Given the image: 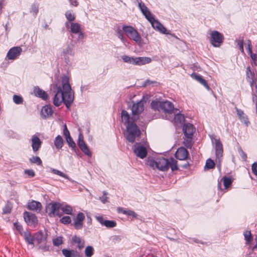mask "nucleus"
I'll return each mask as SVG.
<instances>
[{
	"label": "nucleus",
	"mask_w": 257,
	"mask_h": 257,
	"mask_svg": "<svg viewBox=\"0 0 257 257\" xmlns=\"http://www.w3.org/2000/svg\"><path fill=\"white\" fill-rule=\"evenodd\" d=\"M23 236L28 244L32 245L33 247L34 246V234L32 235L30 231H26L24 233Z\"/></svg>",
	"instance_id": "nucleus-27"
},
{
	"label": "nucleus",
	"mask_w": 257,
	"mask_h": 257,
	"mask_svg": "<svg viewBox=\"0 0 257 257\" xmlns=\"http://www.w3.org/2000/svg\"><path fill=\"white\" fill-rule=\"evenodd\" d=\"M121 59L123 62L135 65V58L127 55L121 56Z\"/></svg>",
	"instance_id": "nucleus-34"
},
{
	"label": "nucleus",
	"mask_w": 257,
	"mask_h": 257,
	"mask_svg": "<svg viewBox=\"0 0 257 257\" xmlns=\"http://www.w3.org/2000/svg\"><path fill=\"white\" fill-rule=\"evenodd\" d=\"M13 101L17 104H21L23 102V98L20 95H14L13 96Z\"/></svg>",
	"instance_id": "nucleus-47"
},
{
	"label": "nucleus",
	"mask_w": 257,
	"mask_h": 257,
	"mask_svg": "<svg viewBox=\"0 0 257 257\" xmlns=\"http://www.w3.org/2000/svg\"><path fill=\"white\" fill-rule=\"evenodd\" d=\"M42 204L40 202L32 200L28 202L27 208L30 210L35 211L39 212L42 209Z\"/></svg>",
	"instance_id": "nucleus-21"
},
{
	"label": "nucleus",
	"mask_w": 257,
	"mask_h": 257,
	"mask_svg": "<svg viewBox=\"0 0 257 257\" xmlns=\"http://www.w3.org/2000/svg\"><path fill=\"white\" fill-rule=\"evenodd\" d=\"M12 206L10 203H7L3 209V214H9L11 212Z\"/></svg>",
	"instance_id": "nucleus-50"
},
{
	"label": "nucleus",
	"mask_w": 257,
	"mask_h": 257,
	"mask_svg": "<svg viewBox=\"0 0 257 257\" xmlns=\"http://www.w3.org/2000/svg\"><path fill=\"white\" fill-rule=\"evenodd\" d=\"M72 49L70 46H68L67 48L64 49L62 52L61 56H63L65 59H67L68 55H72Z\"/></svg>",
	"instance_id": "nucleus-38"
},
{
	"label": "nucleus",
	"mask_w": 257,
	"mask_h": 257,
	"mask_svg": "<svg viewBox=\"0 0 257 257\" xmlns=\"http://www.w3.org/2000/svg\"><path fill=\"white\" fill-rule=\"evenodd\" d=\"M139 7L140 9L143 14L145 16V18L148 19L150 17H151L153 15L149 10L148 8L145 6V5L143 3H140L139 4Z\"/></svg>",
	"instance_id": "nucleus-28"
},
{
	"label": "nucleus",
	"mask_w": 257,
	"mask_h": 257,
	"mask_svg": "<svg viewBox=\"0 0 257 257\" xmlns=\"http://www.w3.org/2000/svg\"><path fill=\"white\" fill-rule=\"evenodd\" d=\"M174 120L176 122L181 123L185 121V117L183 115L178 113L175 115Z\"/></svg>",
	"instance_id": "nucleus-45"
},
{
	"label": "nucleus",
	"mask_w": 257,
	"mask_h": 257,
	"mask_svg": "<svg viewBox=\"0 0 257 257\" xmlns=\"http://www.w3.org/2000/svg\"><path fill=\"white\" fill-rule=\"evenodd\" d=\"M60 221L64 224H68L71 222V218L69 216H65L62 217Z\"/></svg>",
	"instance_id": "nucleus-52"
},
{
	"label": "nucleus",
	"mask_w": 257,
	"mask_h": 257,
	"mask_svg": "<svg viewBox=\"0 0 257 257\" xmlns=\"http://www.w3.org/2000/svg\"><path fill=\"white\" fill-rule=\"evenodd\" d=\"M122 30L130 40L135 41L139 45L142 44L141 36L135 28L131 26L123 25Z\"/></svg>",
	"instance_id": "nucleus-5"
},
{
	"label": "nucleus",
	"mask_w": 257,
	"mask_h": 257,
	"mask_svg": "<svg viewBox=\"0 0 257 257\" xmlns=\"http://www.w3.org/2000/svg\"><path fill=\"white\" fill-rule=\"evenodd\" d=\"M215 145L216 157L218 161L220 162L223 155V149L222 144L219 139H215Z\"/></svg>",
	"instance_id": "nucleus-16"
},
{
	"label": "nucleus",
	"mask_w": 257,
	"mask_h": 257,
	"mask_svg": "<svg viewBox=\"0 0 257 257\" xmlns=\"http://www.w3.org/2000/svg\"><path fill=\"white\" fill-rule=\"evenodd\" d=\"M237 45L239 47V49L240 51L241 52L244 53L243 39H242L241 40H237Z\"/></svg>",
	"instance_id": "nucleus-55"
},
{
	"label": "nucleus",
	"mask_w": 257,
	"mask_h": 257,
	"mask_svg": "<svg viewBox=\"0 0 257 257\" xmlns=\"http://www.w3.org/2000/svg\"><path fill=\"white\" fill-rule=\"evenodd\" d=\"M196 131L195 127L192 124L187 123L183 126V131L185 138L183 144L187 148H191L193 145V137Z\"/></svg>",
	"instance_id": "nucleus-4"
},
{
	"label": "nucleus",
	"mask_w": 257,
	"mask_h": 257,
	"mask_svg": "<svg viewBox=\"0 0 257 257\" xmlns=\"http://www.w3.org/2000/svg\"><path fill=\"white\" fill-rule=\"evenodd\" d=\"M61 82L62 87L57 84H53V89L56 91L53 98V104L56 106H59L63 102L69 109L74 100V93L72 91L69 83V78L67 75L62 76Z\"/></svg>",
	"instance_id": "nucleus-1"
},
{
	"label": "nucleus",
	"mask_w": 257,
	"mask_h": 257,
	"mask_svg": "<svg viewBox=\"0 0 257 257\" xmlns=\"http://www.w3.org/2000/svg\"><path fill=\"white\" fill-rule=\"evenodd\" d=\"M61 209L66 214H72L73 212L72 208L69 205H65L61 207Z\"/></svg>",
	"instance_id": "nucleus-44"
},
{
	"label": "nucleus",
	"mask_w": 257,
	"mask_h": 257,
	"mask_svg": "<svg viewBox=\"0 0 257 257\" xmlns=\"http://www.w3.org/2000/svg\"><path fill=\"white\" fill-rule=\"evenodd\" d=\"M243 235L246 241V244H249L252 240V236L250 230H246L244 232Z\"/></svg>",
	"instance_id": "nucleus-33"
},
{
	"label": "nucleus",
	"mask_w": 257,
	"mask_h": 257,
	"mask_svg": "<svg viewBox=\"0 0 257 257\" xmlns=\"http://www.w3.org/2000/svg\"><path fill=\"white\" fill-rule=\"evenodd\" d=\"M174 108V105L169 101H162L161 102V111L166 113H171L173 112Z\"/></svg>",
	"instance_id": "nucleus-19"
},
{
	"label": "nucleus",
	"mask_w": 257,
	"mask_h": 257,
	"mask_svg": "<svg viewBox=\"0 0 257 257\" xmlns=\"http://www.w3.org/2000/svg\"><path fill=\"white\" fill-rule=\"evenodd\" d=\"M156 167L162 171H167L170 168L172 171L179 169L177 161L172 157L167 159L164 157L156 159Z\"/></svg>",
	"instance_id": "nucleus-3"
},
{
	"label": "nucleus",
	"mask_w": 257,
	"mask_h": 257,
	"mask_svg": "<svg viewBox=\"0 0 257 257\" xmlns=\"http://www.w3.org/2000/svg\"><path fill=\"white\" fill-rule=\"evenodd\" d=\"M33 93L35 96L40 98L43 100H46L48 98V95L46 91L41 89L39 86H35L33 89Z\"/></svg>",
	"instance_id": "nucleus-20"
},
{
	"label": "nucleus",
	"mask_w": 257,
	"mask_h": 257,
	"mask_svg": "<svg viewBox=\"0 0 257 257\" xmlns=\"http://www.w3.org/2000/svg\"><path fill=\"white\" fill-rule=\"evenodd\" d=\"M53 111L51 105H46L41 110V115L43 118H46L52 115Z\"/></svg>",
	"instance_id": "nucleus-23"
},
{
	"label": "nucleus",
	"mask_w": 257,
	"mask_h": 257,
	"mask_svg": "<svg viewBox=\"0 0 257 257\" xmlns=\"http://www.w3.org/2000/svg\"><path fill=\"white\" fill-rule=\"evenodd\" d=\"M63 237L58 236L53 239V244L54 246H58L63 243Z\"/></svg>",
	"instance_id": "nucleus-46"
},
{
	"label": "nucleus",
	"mask_w": 257,
	"mask_h": 257,
	"mask_svg": "<svg viewBox=\"0 0 257 257\" xmlns=\"http://www.w3.org/2000/svg\"><path fill=\"white\" fill-rule=\"evenodd\" d=\"M161 102L160 101H152L151 103L152 108L154 110L161 111Z\"/></svg>",
	"instance_id": "nucleus-39"
},
{
	"label": "nucleus",
	"mask_w": 257,
	"mask_h": 257,
	"mask_svg": "<svg viewBox=\"0 0 257 257\" xmlns=\"http://www.w3.org/2000/svg\"><path fill=\"white\" fill-rule=\"evenodd\" d=\"M14 226L16 229V230L21 234V235H23L24 234V233H23V226L20 223H19L18 222H15L14 223Z\"/></svg>",
	"instance_id": "nucleus-51"
},
{
	"label": "nucleus",
	"mask_w": 257,
	"mask_h": 257,
	"mask_svg": "<svg viewBox=\"0 0 257 257\" xmlns=\"http://www.w3.org/2000/svg\"><path fill=\"white\" fill-rule=\"evenodd\" d=\"M233 181V179L232 178L224 176L221 179V181L218 182V190L220 191L227 190L232 185Z\"/></svg>",
	"instance_id": "nucleus-12"
},
{
	"label": "nucleus",
	"mask_w": 257,
	"mask_h": 257,
	"mask_svg": "<svg viewBox=\"0 0 257 257\" xmlns=\"http://www.w3.org/2000/svg\"><path fill=\"white\" fill-rule=\"evenodd\" d=\"M23 215L24 220L29 226L34 227L37 226L38 223V220L35 214L30 212L25 211Z\"/></svg>",
	"instance_id": "nucleus-10"
},
{
	"label": "nucleus",
	"mask_w": 257,
	"mask_h": 257,
	"mask_svg": "<svg viewBox=\"0 0 257 257\" xmlns=\"http://www.w3.org/2000/svg\"><path fill=\"white\" fill-rule=\"evenodd\" d=\"M147 20L151 24L152 26L155 30L164 34H169L167 30L164 27V26L161 23H160L158 20H156L154 17L153 15L152 16Z\"/></svg>",
	"instance_id": "nucleus-13"
},
{
	"label": "nucleus",
	"mask_w": 257,
	"mask_h": 257,
	"mask_svg": "<svg viewBox=\"0 0 257 257\" xmlns=\"http://www.w3.org/2000/svg\"><path fill=\"white\" fill-rule=\"evenodd\" d=\"M34 237L35 240L39 245L38 249L44 251H47L49 250V246L46 245L47 233H44L42 230H39L34 233Z\"/></svg>",
	"instance_id": "nucleus-6"
},
{
	"label": "nucleus",
	"mask_w": 257,
	"mask_h": 257,
	"mask_svg": "<svg viewBox=\"0 0 257 257\" xmlns=\"http://www.w3.org/2000/svg\"><path fill=\"white\" fill-rule=\"evenodd\" d=\"M238 152L242 160L245 162L247 160V155L246 153L243 151L241 147L239 146L237 148Z\"/></svg>",
	"instance_id": "nucleus-42"
},
{
	"label": "nucleus",
	"mask_w": 257,
	"mask_h": 257,
	"mask_svg": "<svg viewBox=\"0 0 257 257\" xmlns=\"http://www.w3.org/2000/svg\"><path fill=\"white\" fill-rule=\"evenodd\" d=\"M64 144V141L61 136H57L54 140V145L57 149L62 148Z\"/></svg>",
	"instance_id": "nucleus-30"
},
{
	"label": "nucleus",
	"mask_w": 257,
	"mask_h": 257,
	"mask_svg": "<svg viewBox=\"0 0 257 257\" xmlns=\"http://www.w3.org/2000/svg\"><path fill=\"white\" fill-rule=\"evenodd\" d=\"M209 35L210 44L214 47H219L224 40L223 35L216 30L211 31Z\"/></svg>",
	"instance_id": "nucleus-8"
},
{
	"label": "nucleus",
	"mask_w": 257,
	"mask_h": 257,
	"mask_svg": "<svg viewBox=\"0 0 257 257\" xmlns=\"http://www.w3.org/2000/svg\"><path fill=\"white\" fill-rule=\"evenodd\" d=\"M52 171H53V173L55 174L58 175H59L61 177H64V178L65 177L66 175L59 170H58L56 169H53Z\"/></svg>",
	"instance_id": "nucleus-60"
},
{
	"label": "nucleus",
	"mask_w": 257,
	"mask_h": 257,
	"mask_svg": "<svg viewBox=\"0 0 257 257\" xmlns=\"http://www.w3.org/2000/svg\"><path fill=\"white\" fill-rule=\"evenodd\" d=\"M66 140L67 143L68 144L69 146L71 147L73 150L76 151V144L73 140V139L71 138V137H68L67 138H66Z\"/></svg>",
	"instance_id": "nucleus-40"
},
{
	"label": "nucleus",
	"mask_w": 257,
	"mask_h": 257,
	"mask_svg": "<svg viewBox=\"0 0 257 257\" xmlns=\"http://www.w3.org/2000/svg\"><path fill=\"white\" fill-rule=\"evenodd\" d=\"M39 8L38 6L36 5L32 6L31 12L33 13V15H36L38 12Z\"/></svg>",
	"instance_id": "nucleus-56"
},
{
	"label": "nucleus",
	"mask_w": 257,
	"mask_h": 257,
	"mask_svg": "<svg viewBox=\"0 0 257 257\" xmlns=\"http://www.w3.org/2000/svg\"><path fill=\"white\" fill-rule=\"evenodd\" d=\"M77 144L80 149L85 155L89 157H91V152L90 151L87 145L86 144L85 142L84 141L83 135L81 133L79 134Z\"/></svg>",
	"instance_id": "nucleus-11"
},
{
	"label": "nucleus",
	"mask_w": 257,
	"mask_h": 257,
	"mask_svg": "<svg viewBox=\"0 0 257 257\" xmlns=\"http://www.w3.org/2000/svg\"><path fill=\"white\" fill-rule=\"evenodd\" d=\"M69 2L70 5L74 7H77L79 5L77 0H69Z\"/></svg>",
	"instance_id": "nucleus-63"
},
{
	"label": "nucleus",
	"mask_w": 257,
	"mask_h": 257,
	"mask_svg": "<svg viewBox=\"0 0 257 257\" xmlns=\"http://www.w3.org/2000/svg\"><path fill=\"white\" fill-rule=\"evenodd\" d=\"M118 212L122 213L123 214H125L128 216H132L133 219L137 218L138 215L133 210H126L122 207L118 208Z\"/></svg>",
	"instance_id": "nucleus-29"
},
{
	"label": "nucleus",
	"mask_w": 257,
	"mask_h": 257,
	"mask_svg": "<svg viewBox=\"0 0 257 257\" xmlns=\"http://www.w3.org/2000/svg\"><path fill=\"white\" fill-rule=\"evenodd\" d=\"M123 31L122 30V28L121 29L120 27H118L116 30V35L118 38L122 42H124L126 40L125 38L123 35Z\"/></svg>",
	"instance_id": "nucleus-36"
},
{
	"label": "nucleus",
	"mask_w": 257,
	"mask_h": 257,
	"mask_svg": "<svg viewBox=\"0 0 257 257\" xmlns=\"http://www.w3.org/2000/svg\"><path fill=\"white\" fill-rule=\"evenodd\" d=\"M85 215L82 212H79L74 220L73 225L76 229H82L83 226V221Z\"/></svg>",
	"instance_id": "nucleus-15"
},
{
	"label": "nucleus",
	"mask_w": 257,
	"mask_h": 257,
	"mask_svg": "<svg viewBox=\"0 0 257 257\" xmlns=\"http://www.w3.org/2000/svg\"><path fill=\"white\" fill-rule=\"evenodd\" d=\"M22 52L20 47H14L11 48L8 51L7 58L8 60H15L18 58Z\"/></svg>",
	"instance_id": "nucleus-14"
},
{
	"label": "nucleus",
	"mask_w": 257,
	"mask_h": 257,
	"mask_svg": "<svg viewBox=\"0 0 257 257\" xmlns=\"http://www.w3.org/2000/svg\"><path fill=\"white\" fill-rule=\"evenodd\" d=\"M29 161L31 164H36L38 166L42 165V161L40 158L38 156H33L29 159Z\"/></svg>",
	"instance_id": "nucleus-35"
},
{
	"label": "nucleus",
	"mask_w": 257,
	"mask_h": 257,
	"mask_svg": "<svg viewBox=\"0 0 257 257\" xmlns=\"http://www.w3.org/2000/svg\"><path fill=\"white\" fill-rule=\"evenodd\" d=\"M156 160H150L148 161L149 165L152 167H154V166L156 167Z\"/></svg>",
	"instance_id": "nucleus-64"
},
{
	"label": "nucleus",
	"mask_w": 257,
	"mask_h": 257,
	"mask_svg": "<svg viewBox=\"0 0 257 257\" xmlns=\"http://www.w3.org/2000/svg\"><path fill=\"white\" fill-rule=\"evenodd\" d=\"M74 250L64 248L62 250V253L65 257H72L74 256Z\"/></svg>",
	"instance_id": "nucleus-37"
},
{
	"label": "nucleus",
	"mask_w": 257,
	"mask_h": 257,
	"mask_svg": "<svg viewBox=\"0 0 257 257\" xmlns=\"http://www.w3.org/2000/svg\"><path fill=\"white\" fill-rule=\"evenodd\" d=\"M235 109H236L237 114L238 116H239L240 120H245V119H247L243 110L239 109L237 108V107H235Z\"/></svg>",
	"instance_id": "nucleus-48"
},
{
	"label": "nucleus",
	"mask_w": 257,
	"mask_h": 257,
	"mask_svg": "<svg viewBox=\"0 0 257 257\" xmlns=\"http://www.w3.org/2000/svg\"><path fill=\"white\" fill-rule=\"evenodd\" d=\"M247 50L248 51L249 53H250L251 54L252 53V45H251V43L250 40H248L247 41Z\"/></svg>",
	"instance_id": "nucleus-61"
},
{
	"label": "nucleus",
	"mask_w": 257,
	"mask_h": 257,
	"mask_svg": "<svg viewBox=\"0 0 257 257\" xmlns=\"http://www.w3.org/2000/svg\"><path fill=\"white\" fill-rule=\"evenodd\" d=\"M61 204L58 202H53L47 204L46 209L50 217L58 216L60 217L62 213L60 212Z\"/></svg>",
	"instance_id": "nucleus-7"
},
{
	"label": "nucleus",
	"mask_w": 257,
	"mask_h": 257,
	"mask_svg": "<svg viewBox=\"0 0 257 257\" xmlns=\"http://www.w3.org/2000/svg\"><path fill=\"white\" fill-rule=\"evenodd\" d=\"M215 167V163L214 161L211 159H208L206 162L205 168L207 169H211L214 168Z\"/></svg>",
	"instance_id": "nucleus-43"
},
{
	"label": "nucleus",
	"mask_w": 257,
	"mask_h": 257,
	"mask_svg": "<svg viewBox=\"0 0 257 257\" xmlns=\"http://www.w3.org/2000/svg\"><path fill=\"white\" fill-rule=\"evenodd\" d=\"M144 104L141 101L134 103L132 107V113L134 115H139L144 110Z\"/></svg>",
	"instance_id": "nucleus-22"
},
{
	"label": "nucleus",
	"mask_w": 257,
	"mask_h": 257,
	"mask_svg": "<svg viewBox=\"0 0 257 257\" xmlns=\"http://www.w3.org/2000/svg\"><path fill=\"white\" fill-rule=\"evenodd\" d=\"M25 173L31 178L34 177L35 176V173L32 169L26 170Z\"/></svg>",
	"instance_id": "nucleus-54"
},
{
	"label": "nucleus",
	"mask_w": 257,
	"mask_h": 257,
	"mask_svg": "<svg viewBox=\"0 0 257 257\" xmlns=\"http://www.w3.org/2000/svg\"><path fill=\"white\" fill-rule=\"evenodd\" d=\"M70 32L73 34H77L81 31V26L77 23H71Z\"/></svg>",
	"instance_id": "nucleus-31"
},
{
	"label": "nucleus",
	"mask_w": 257,
	"mask_h": 257,
	"mask_svg": "<svg viewBox=\"0 0 257 257\" xmlns=\"http://www.w3.org/2000/svg\"><path fill=\"white\" fill-rule=\"evenodd\" d=\"M94 253V248L90 245L87 246L84 250V254L86 257H92Z\"/></svg>",
	"instance_id": "nucleus-32"
},
{
	"label": "nucleus",
	"mask_w": 257,
	"mask_h": 257,
	"mask_svg": "<svg viewBox=\"0 0 257 257\" xmlns=\"http://www.w3.org/2000/svg\"><path fill=\"white\" fill-rule=\"evenodd\" d=\"M103 225L107 228H112L116 226V222L113 220H106L103 222Z\"/></svg>",
	"instance_id": "nucleus-41"
},
{
	"label": "nucleus",
	"mask_w": 257,
	"mask_h": 257,
	"mask_svg": "<svg viewBox=\"0 0 257 257\" xmlns=\"http://www.w3.org/2000/svg\"><path fill=\"white\" fill-rule=\"evenodd\" d=\"M188 156V151L183 147L178 148L175 154V158L180 160H186Z\"/></svg>",
	"instance_id": "nucleus-17"
},
{
	"label": "nucleus",
	"mask_w": 257,
	"mask_h": 257,
	"mask_svg": "<svg viewBox=\"0 0 257 257\" xmlns=\"http://www.w3.org/2000/svg\"><path fill=\"white\" fill-rule=\"evenodd\" d=\"M191 76L193 78L196 79L202 85H203L207 90H210V88L207 81L205 79H204L201 75L198 74L196 73H193Z\"/></svg>",
	"instance_id": "nucleus-24"
},
{
	"label": "nucleus",
	"mask_w": 257,
	"mask_h": 257,
	"mask_svg": "<svg viewBox=\"0 0 257 257\" xmlns=\"http://www.w3.org/2000/svg\"><path fill=\"white\" fill-rule=\"evenodd\" d=\"M250 57L252 60L253 64L257 66V54L251 53Z\"/></svg>",
	"instance_id": "nucleus-59"
},
{
	"label": "nucleus",
	"mask_w": 257,
	"mask_h": 257,
	"mask_svg": "<svg viewBox=\"0 0 257 257\" xmlns=\"http://www.w3.org/2000/svg\"><path fill=\"white\" fill-rule=\"evenodd\" d=\"M152 60L149 57H135V65H143L149 64L151 62Z\"/></svg>",
	"instance_id": "nucleus-25"
},
{
	"label": "nucleus",
	"mask_w": 257,
	"mask_h": 257,
	"mask_svg": "<svg viewBox=\"0 0 257 257\" xmlns=\"http://www.w3.org/2000/svg\"><path fill=\"white\" fill-rule=\"evenodd\" d=\"M103 195L99 197V200L103 203H105L108 201V197H107V193L103 191Z\"/></svg>",
	"instance_id": "nucleus-53"
},
{
	"label": "nucleus",
	"mask_w": 257,
	"mask_h": 257,
	"mask_svg": "<svg viewBox=\"0 0 257 257\" xmlns=\"http://www.w3.org/2000/svg\"><path fill=\"white\" fill-rule=\"evenodd\" d=\"M73 243L77 244L76 247L79 250L83 249L85 246V242L79 236L74 235L72 238Z\"/></svg>",
	"instance_id": "nucleus-26"
},
{
	"label": "nucleus",
	"mask_w": 257,
	"mask_h": 257,
	"mask_svg": "<svg viewBox=\"0 0 257 257\" xmlns=\"http://www.w3.org/2000/svg\"><path fill=\"white\" fill-rule=\"evenodd\" d=\"M251 170L252 173L257 176V162H254L252 164Z\"/></svg>",
	"instance_id": "nucleus-58"
},
{
	"label": "nucleus",
	"mask_w": 257,
	"mask_h": 257,
	"mask_svg": "<svg viewBox=\"0 0 257 257\" xmlns=\"http://www.w3.org/2000/svg\"><path fill=\"white\" fill-rule=\"evenodd\" d=\"M31 141L33 151L35 153H37L41 147L42 142L40 140V138L36 135L32 136Z\"/></svg>",
	"instance_id": "nucleus-18"
},
{
	"label": "nucleus",
	"mask_w": 257,
	"mask_h": 257,
	"mask_svg": "<svg viewBox=\"0 0 257 257\" xmlns=\"http://www.w3.org/2000/svg\"><path fill=\"white\" fill-rule=\"evenodd\" d=\"M65 17L70 22H73L75 20L76 17L74 14H72L70 11H68L65 13Z\"/></svg>",
	"instance_id": "nucleus-49"
},
{
	"label": "nucleus",
	"mask_w": 257,
	"mask_h": 257,
	"mask_svg": "<svg viewBox=\"0 0 257 257\" xmlns=\"http://www.w3.org/2000/svg\"><path fill=\"white\" fill-rule=\"evenodd\" d=\"M96 219L102 225H103V222L106 220L101 216L96 217Z\"/></svg>",
	"instance_id": "nucleus-62"
},
{
	"label": "nucleus",
	"mask_w": 257,
	"mask_h": 257,
	"mask_svg": "<svg viewBox=\"0 0 257 257\" xmlns=\"http://www.w3.org/2000/svg\"><path fill=\"white\" fill-rule=\"evenodd\" d=\"M121 116L122 121L126 126L125 137L128 142L134 143L141 135V132L136 123V119L134 117H131L125 110L121 111Z\"/></svg>",
	"instance_id": "nucleus-2"
},
{
	"label": "nucleus",
	"mask_w": 257,
	"mask_h": 257,
	"mask_svg": "<svg viewBox=\"0 0 257 257\" xmlns=\"http://www.w3.org/2000/svg\"><path fill=\"white\" fill-rule=\"evenodd\" d=\"M134 154L141 159H144L148 154L147 148L141 143H136L133 146Z\"/></svg>",
	"instance_id": "nucleus-9"
},
{
	"label": "nucleus",
	"mask_w": 257,
	"mask_h": 257,
	"mask_svg": "<svg viewBox=\"0 0 257 257\" xmlns=\"http://www.w3.org/2000/svg\"><path fill=\"white\" fill-rule=\"evenodd\" d=\"M63 135L65 136V138H67L68 137H71L70 135L69 131L67 129V126L66 124L64 125V129H63Z\"/></svg>",
	"instance_id": "nucleus-57"
}]
</instances>
